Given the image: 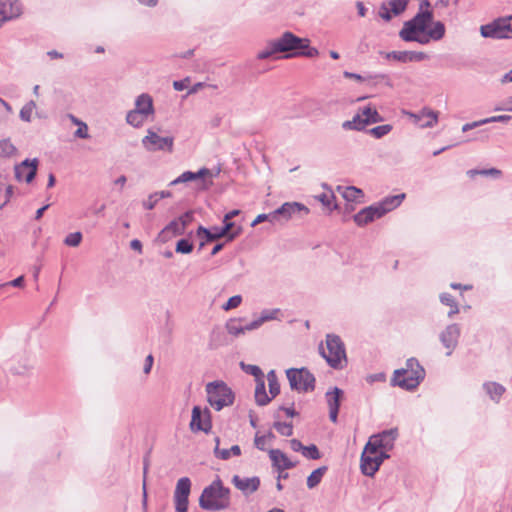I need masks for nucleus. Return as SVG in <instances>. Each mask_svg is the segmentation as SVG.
<instances>
[{
	"label": "nucleus",
	"instance_id": "51",
	"mask_svg": "<svg viewBox=\"0 0 512 512\" xmlns=\"http://www.w3.org/2000/svg\"><path fill=\"white\" fill-rule=\"evenodd\" d=\"M12 112L11 105L0 97V122H5Z\"/></svg>",
	"mask_w": 512,
	"mask_h": 512
},
{
	"label": "nucleus",
	"instance_id": "9",
	"mask_svg": "<svg viewBox=\"0 0 512 512\" xmlns=\"http://www.w3.org/2000/svg\"><path fill=\"white\" fill-rule=\"evenodd\" d=\"M398 435V430L396 428L374 434L369 437V440L366 443L367 450L376 453H378V450H392Z\"/></svg>",
	"mask_w": 512,
	"mask_h": 512
},
{
	"label": "nucleus",
	"instance_id": "41",
	"mask_svg": "<svg viewBox=\"0 0 512 512\" xmlns=\"http://www.w3.org/2000/svg\"><path fill=\"white\" fill-rule=\"evenodd\" d=\"M407 3V0H390L386 5L394 16H398L405 11Z\"/></svg>",
	"mask_w": 512,
	"mask_h": 512
},
{
	"label": "nucleus",
	"instance_id": "16",
	"mask_svg": "<svg viewBox=\"0 0 512 512\" xmlns=\"http://www.w3.org/2000/svg\"><path fill=\"white\" fill-rule=\"evenodd\" d=\"M21 14L19 0H0V27L3 23L18 18Z\"/></svg>",
	"mask_w": 512,
	"mask_h": 512
},
{
	"label": "nucleus",
	"instance_id": "32",
	"mask_svg": "<svg viewBox=\"0 0 512 512\" xmlns=\"http://www.w3.org/2000/svg\"><path fill=\"white\" fill-rule=\"evenodd\" d=\"M196 236L198 238H203L207 242H212L223 238V235L219 231V227H212L211 229H207L203 226H199L196 231Z\"/></svg>",
	"mask_w": 512,
	"mask_h": 512
},
{
	"label": "nucleus",
	"instance_id": "17",
	"mask_svg": "<svg viewBox=\"0 0 512 512\" xmlns=\"http://www.w3.org/2000/svg\"><path fill=\"white\" fill-rule=\"evenodd\" d=\"M191 491V481L188 477H182L177 481L174 491L175 507L188 509V497Z\"/></svg>",
	"mask_w": 512,
	"mask_h": 512
},
{
	"label": "nucleus",
	"instance_id": "20",
	"mask_svg": "<svg viewBox=\"0 0 512 512\" xmlns=\"http://www.w3.org/2000/svg\"><path fill=\"white\" fill-rule=\"evenodd\" d=\"M190 426L192 430L207 432L211 428L208 411L203 413L199 406H195L192 410Z\"/></svg>",
	"mask_w": 512,
	"mask_h": 512
},
{
	"label": "nucleus",
	"instance_id": "57",
	"mask_svg": "<svg viewBox=\"0 0 512 512\" xmlns=\"http://www.w3.org/2000/svg\"><path fill=\"white\" fill-rule=\"evenodd\" d=\"M511 118L512 117L510 115H497V116L485 118V119H483V122H485V124L494 123V122L506 123V122L510 121Z\"/></svg>",
	"mask_w": 512,
	"mask_h": 512
},
{
	"label": "nucleus",
	"instance_id": "26",
	"mask_svg": "<svg viewBox=\"0 0 512 512\" xmlns=\"http://www.w3.org/2000/svg\"><path fill=\"white\" fill-rule=\"evenodd\" d=\"M369 125V121H367V118L365 115H363V107L359 108L358 112L353 116L351 120L344 121L342 123V128L344 130H355V131H361L366 128V126Z\"/></svg>",
	"mask_w": 512,
	"mask_h": 512
},
{
	"label": "nucleus",
	"instance_id": "10",
	"mask_svg": "<svg viewBox=\"0 0 512 512\" xmlns=\"http://www.w3.org/2000/svg\"><path fill=\"white\" fill-rule=\"evenodd\" d=\"M276 50L279 53L294 52L308 47L310 40L308 38H300L292 32H284L279 38L274 39Z\"/></svg>",
	"mask_w": 512,
	"mask_h": 512
},
{
	"label": "nucleus",
	"instance_id": "56",
	"mask_svg": "<svg viewBox=\"0 0 512 512\" xmlns=\"http://www.w3.org/2000/svg\"><path fill=\"white\" fill-rule=\"evenodd\" d=\"M74 136L79 139H88L90 137L88 126L85 122L80 123L78 129L74 132Z\"/></svg>",
	"mask_w": 512,
	"mask_h": 512
},
{
	"label": "nucleus",
	"instance_id": "19",
	"mask_svg": "<svg viewBox=\"0 0 512 512\" xmlns=\"http://www.w3.org/2000/svg\"><path fill=\"white\" fill-rule=\"evenodd\" d=\"M343 396V391L338 387L327 391L325 394L326 401L329 407V418L333 423L337 422L340 402Z\"/></svg>",
	"mask_w": 512,
	"mask_h": 512
},
{
	"label": "nucleus",
	"instance_id": "24",
	"mask_svg": "<svg viewBox=\"0 0 512 512\" xmlns=\"http://www.w3.org/2000/svg\"><path fill=\"white\" fill-rule=\"evenodd\" d=\"M404 199H405L404 193L387 196L382 201L375 204V206L379 210L381 216H384L386 213L397 208L402 203V201Z\"/></svg>",
	"mask_w": 512,
	"mask_h": 512
},
{
	"label": "nucleus",
	"instance_id": "37",
	"mask_svg": "<svg viewBox=\"0 0 512 512\" xmlns=\"http://www.w3.org/2000/svg\"><path fill=\"white\" fill-rule=\"evenodd\" d=\"M267 381L269 386L270 398L276 397L280 393V384L274 370L267 373Z\"/></svg>",
	"mask_w": 512,
	"mask_h": 512
},
{
	"label": "nucleus",
	"instance_id": "5",
	"mask_svg": "<svg viewBox=\"0 0 512 512\" xmlns=\"http://www.w3.org/2000/svg\"><path fill=\"white\" fill-rule=\"evenodd\" d=\"M207 400L211 407L220 411L234 402L232 390L222 381L210 382L206 385Z\"/></svg>",
	"mask_w": 512,
	"mask_h": 512
},
{
	"label": "nucleus",
	"instance_id": "45",
	"mask_svg": "<svg viewBox=\"0 0 512 512\" xmlns=\"http://www.w3.org/2000/svg\"><path fill=\"white\" fill-rule=\"evenodd\" d=\"M316 198L324 206H326V207H328L330 209H336L337 208V204L334 203L335 195L332 192H330V193H322V194L318 195Z\"/></svg>",
	"mask_w": 512,
	"mask_h": 512
},
{
	"label": "nucleus",
	"instance_id": "59",
	"mask_svg": "<svg viewBox=\"0 0 512 512\" xmlns=\"http://www.w3.org/2000/svg\"><path fill=\"white\" fill-rule=\"evenodd\" d=\"M386 380V375L382 372L370 374L366 377V381L370 384L374 382H384Z\"/></svg>",
	"mask_w": 512,
	"mask_h": 512
},
{
	"label": "nucleus",
	"instance_id": "58",
	"mask_svg": "<svg viewBox=\"0 0 512 512\" xmlns=\"http://www.w3.org/2000/svg\"><path fill=\"white\" fill-rule=\"evenodd\" d=\"M379 16L385 21H390L394 15L386 4H382L379 9Z\"/></svg>",
	"mask_w": 512,
	"mask_h": 512
},
{
	"label": "nucleus",
	"instance_id": "62",
	"mask_svg": "<svg viewBox=\"0 0 512 512\" xmlns=\"http://www.w3.org/2000/svg\"><path fill=\"white\" fill-rule=\"evenodd\" d=\"M254 443H255V446L259 450H265V446H266V443H267V436L256 434L255 435V439H254Z\"/></svg>",
	"mask_w": 512,
	"mask_h": 512
},
{
	"label": "nucleus",
	"instance_id": "18",
	"mask_svg": "<svg viewBox=\"0 0 512 512\" xmlns=\"http://www.w3.org/2000/svg\"><path fill=\"white\" fill-rule=\"evenodd\" d=\"M386 59H393L399 62H420L426 60L428 55L421 51H392L383 53Z\"/></svg>",
	"mask_w": 512,
	"mask_h": 512
},
{
	"label": "nucleus",
	"instance_id": "27",
	"mask_svg": "<svg viewBox=\"0 0 512 512\" xmlns=\"http://www.w3.org/2000/svg\"><path fill=\"white\" fill-rule=\"evenodd\" d=\"M337 191L348 202H364V192L360 188L355 186H338Z\"/></svg>",
	"mask_w": 512,
	"mask_h": 512
},
{
	"label": "nucleus",
	"instance_id": "12",
	"mask_svg": "<svg viewBox=\"0 0 512 512\" xmlns=\"http://www.w3.org/2000/svg\"><path fill=\"white\" fill-rule=\"evenodd\" d=\"M403 113L421 128H432L438 123V112L427 107H424L418 113L409 111H403Z\"/></svg>",
	"mask_w": 512,
	"mask_h": 512
},
{
	"label": "nucleus",
	"instance_id": "22",
	"mask_svg": "<svg viewBox=\"0 0 512 512\" xmlns=\"http://www.w3.org/2000/svg\"><path fill=\"white\" fill-rule=\"evenodd\" d=\"M212 173L208 168H201L197 172H191V171H185L180 176H178L176 179L172 180L170 182V186H175L178 184H184L191 181L196 180H205L206 177H211Z\"/></svg>",
	"mask_w": 512,
	"mask_h": 512
},
{
	"label": "nucleus",
	"instance_id": "36",
	"mask_svg": "<svg viewBox=\"0 0 512 512\" xmlns=\"http://www.w3.org/2000/svg\"><path fill=\"white\" fill-rule=\"evenodd\" d=\"M327 471L326 466L315 469L307 478V486L309 489L315 488L322 480L325 472Z\"/></svg>",
	"mask_w": 512,
	"mask_h": 512
},
{
	"label": "nucleus",
	"instance_id": "50",
	"mask_svg": "<svg viewBox=\"0 0 512 512\" xmlns=\"http://www.w3.org/2000/svg\"><path fill=\"white\" fill-rule=\"evenodd\" d=\"M82 241V233L74 232L68 234L64 239V244L70 247H77Z\"/></svg>",
	"mask_w": 512,
	"mask_h": 512
},
{
	"label": "nucleus",
	"instance_id": "28",
	"mask_svg": "<svg viewBox=\"0 0 512 512\" xmlns=\"http://www.w3.org/2000/svg\"><path fill=\"white\" fill-rule=\"evenodd\" d=\"M18 154L17 147L12 143L10 138L0 140V162L10 160Z\"/></svg>",
	"mask_w": 512,
	"mask_h": 512
},
{
	"label": "nucleus",
	"instance_id": "53",
	"mask_svg": "<svg viewBox=\"0 0 512 512\" xmlns=\"http://www.w3.org/2000/svg\"><path fill=\"white\" fill-rule=\"evenodd\" d=\"M274 427L283 436H291L293 433V426L291 423L276 422Z\"/></svg>",
	"mask_w": 512,
	"mask_h": 512
},
{
	"label": "nucleus",
	"instance_id": "11",
	"mask_svg": "<svg viewBox=\"0 0 512 512\" xmlns=\"http://www.w3.org/2000/svg\"><path fill=\"white\" fill-rule=\"evenodd\" d=\"M310 210L307 206L299 202H285L279 208L274 210L276 223L287 222L297 215H307Z\"/></svg>",
	"mask_w": 512,
	"mask_h": 512
},
{
	"label": "nucleus",
	"instance_id": "29",
	"mask_svg": "<svg viewBox=\"0 0 512 512\" xmlns=\"http://www.w3.org/2000/svg\"><path fill=\"white\" fill-rule=\"evenodd\" d=\"M219 231L223 237H226L227 241H232L241 234L242 228L241 226H236L231 220L223 218V226L219 227Z\"/></svg>",
	"mask_w": 512,
	"mask_h": 512
},
{
	"label": "nucleus",
	"instance_id": "43",
	"mask_svg": "<svg viewBox=\"0 0 512 512\" xmlns=\"http://www.w3.org/2000/svg\"><path fill=\"white\" fill-rule=\"evenodd\" d=\"M279 53L278 50H276V44L275 41H270L267 46L258 52L257 58L260 60H265L273 56L274 54Z\"/></svg>",
	"mask_w": 512,
	"mask_h": 512
},
{
	"label": "nucleus",
	"instance_id": "6",
	"mask_svg": "<svg viewBox=\"0 0 512 512\" xmlns=\"http://www.w3.org/2000/svg\"><path fill=\"white\" fill-rule=\"evenodd\" d=\"M153 114L154 107L152 97L147 93H143L136 98L135 108L127 113L126 122L138 128Z\"/></svg>",
	"mask_w": 512,
	"mask_h": 512
},
{
	"label": "nucleus",
	"instance_id": "30",
	"mask_svg": "<svg viewBox=\"0 0 512 512\" xmlns=\"http://www.w3.org/2000/svg\"><path fill=\"white\" fill-rule=\"evenodd\" d=\"M216 446L214 448V454L215 457L222 459V460H228L232 455L233 456H239L241 454L240 446L233 445L230 449H220L219 438H215Z\"/></svg>",
	"mask_w": 512,
	"mask_h": 512
},
{
	"label": "nucleus",
	"instance_id": "21",
	"mask_svg": "<svg viewBox=\"0 0 512 512\" xmlns=\"http://www.w3.org/2000/svg\"><path fill=\"white\" fill-rule=\"evenodd\" d=\"M232 483L243 494L250 495L258 490L260 486V479L256 476L250 478H241L238 475L233 476Z\"/></svg>",
	"mask_w": 512,
	"mask_h": 512
},
{
	"label": "nucleus",
	"instance_id": "8",
	"mask_svg": "<svg viewBox=\"0 0 512 512\" xmlns=\"http://www.w3.org/2000/svg\"><path fill=\"white\" fill-rule=\"evenodd\" d=\"M286 375L293 390L307 392L315 387V377L306 368H290L286 371Z\"/></svg>",
	"mask_w": 512,
	"mask_h": 512
},
{
	"label": "nucleus",
	"instance_id": "64",
	"mask_svg": "<svg viewBox=\"0 0 512 512\" xmlns=\"http://www.w3.org/2000/svg\"><path fill=\"white\" fill-rule=\"evenodd\" d=\"M173 137H162V150H167L168 152L173 151Z\"/></svg>",
	"mask_w": 512,
	"mask_h": 512
},
{
	"label": "nucleus",
	"instance_id": "14",
	"mask_svg": "<svg viewBox=\"0 0 512 512\" xmlns=\"http://www.w3.org/2000/svg\"><path fill=\"white\" fill-rule=\"evenodd\" d=\"M460 333L461 330L458 324H450L440 333L439 338L442 345L447 349V356H450L457 347Z\"/></svg>",
	"mask_w": 512,
	"mask_h": 512
},
{
	"label": "nucleus",
	"instance_id": "4",
	"mask_svg": "<svg viewBox=\"0 0 512 512\" xmlns=\"http://www.w3.org/2000/svg\"><path fill=\"white\" fill-rule=\"evenodd\" d=\"M425 371L419 362L414 359H408L406 368L396 370L392 378V385L399 386L405 390L415 389L424 379Z\"/></svg>",
	"mask_w": 512,
	"mask_h": 512
},
{
	"label": "nucleus",
	"instance_id": "34",
	"mask_svg": "<svg viewBox=\"0 0 512 512\" xmlns=\"http://www.w3.org/2000/svg\"><path fill=\"white\" fill-rule=\"evenodd\" d=\"M255 401L260 406L267 405L271 401V398L266 393V387H265L264 379L256 381Z\"/></svg>",
	"mask_w": 512,
	"mask_h": 512
},
{
	"label": "nucleus",
	"instance_id": "40",
	"mask_svg": "<svg viewBox=\"0 0 512 512\" xmlns=\"http://www.w3.org/2000/svg\"><path fill=\"white\" fill-rule=\"evenodd\" d=\"M240 367L247 374L253 375L255 377V381L264 379V374L260 367L252 364H246L244 362H240Z\"/></svg>",
	"mask_w": 512,
	"mask_h": 512
},
{
	"label": "nucleus",
	"instance_id": "38",
	"mask_svg": "<svg viewBox=\"0 0 512 512\" xmlns=\"http://www.w3.org/2000/svg\"><path fill=\"white\" fill-rule=\"evenodd\" d=\"M33 368V363L31 359L27 356L24 357L22 363H19L18 365H14L11 367V371L13 374L16 375H23L29 370Z\"/></svg>",
	"mask_w": 512,
	"mask_h": 512
},
{
	"label": "nucleus",
	"instance_id": "23",
	"mask_svg": "<svg viewBox=\"0 0 512 512\" xmlns=\"http://www.w3.org/2000/svg\"><path fill=\"white\" fill-rule=\"evenodd\" d=\"M379 210L375 204L369 207H365L354 215L353 219L358 226H365L375 219L381 218Z\"/></svg>",
	"mask_w": 512,
	"mask_h": 512
},
{
	"label": "nucleus",
	"instance_id": "52",
	"mask_svg": "<svg viewBox=\"0 0 512 512\" xmlns=\"http://www.w3.org/2000/svg\"><path fill=\"white\" fill-rule=\"evenodd\" d=\"M300 52H296L290 55H286L285 58L291 57V56H297L302 55L309 58L317 57L319 55L318 49L315 47H310V43L308 44V47H305L304 49H300Z\"/></svg>",
	"mask_w": 512,
	"mask_h": 512
},
{
	"label": "nucleus",
	"instance_id": "1",
	"mask_svg": "<svg viewBox=\"0 0 512 512\" xmlns=\"http://www.w3.org/2000/svg\"><path fill=\"white\" fill-rule=\"evenodd\" d=\"M429 8V1L423 0L418 13L404 22L399 32L403 41L427 45L431 41H440L445 36V25L441 21H433V12Z\"/></svg>",
	"mask_w": 512,
	"mask_h": 512
},
{
	"label": "nucleus",
	"instance_id": "44",
	"mask_svg": "<svg viewBox=\"0 0 512 512\" xmlns=\"http://www.w3.org/2000/svg\"><path fill=\"white\" fill-rule=\"evenodd\" d=\"M280 313V309H265L261 312L260 316L258 317V320L260 321L261 325H263L267 321L276 320L278 319V315Z\"/></svg>",
	"mask_w": 512,
	"mask_h": 512
},
{
	"label": "nucleus",
	"instance_id": "54",
	"mask_svg": "<svg viewBox=\"0 0 512 512\" xmlns=\"http://www.w3.org/2000/svg\"><path fill=\"white\" fill-rule=\"evenodd\" d=\"M242 303V296L241 295H235L228 299V301L222 305V309L224 311H229L232 309H235L240 306Z\"/></svg>",
	"mask_w": 512,
	"mask_h": 512
},
{
	"label": "nucleus",
	"instance_id": "31",
	"mask_svg": "<svg viewBox=\"0 0 512 512\" xmlns=\"http://www.w3.org/2000/svg\"><path fill=\"white\" fill-rule=\"evenodd\" d=\"M483 389L494 402H499L501 396L505 392L504 386L497 382H486L483 384Z\"/></svg>",
	"mask_w": 512,
	"mask_h": 512
},
{
	"label": "nucleus",
	"instance_id": "2",
	"mask_svg": "<svg viewBox=\"0 0 512 512\" xmlns=\"http://www.w3.org/2000/svg\"><path fill=\"white\" fill-rule=\"evenodd\" d=\"M202 509L209 511L225 510L230 506V489L224 487L217 477L209 486L205 487L199 498Z\"/></svg>",
	"mask_w": 512,
	"mask_h": 512
},
{
	"label": "nucleus",
	"instance_id": "60",
	"mask_svg": "<svg viewBox=\"0 0 512 512\" xmlns=\"http://www.w3.org/2000/svg\"><path fill=\"white\" fill-rule=\"evenodd\" d=\"M501 174H502V172L496 168L482 169L479 171V175L492 176L494 178H499L501 176Z\"/></svg>",
	"mask_w": 512,
	"mask_h": 512
},
{
	"label": "nucleus",
	"instance_id": "55",
	"mask_svg": "<svg viewBox=\"0 0 512 512\" xmlns=\"http://www.w3.org/2000/svg\"><path fill=\"white\" fill-rule=\"evenodd\" d=\"M264 221H268L272 224H276L274 211L268 213V214H259L251 223V226L254 227L258 225L259 223H262Z\"/></svg>",
	"mask_w": 512,
	"mask_h": 512
},
{
	"label": "nucleus",
	"instance_id": "46",
	"mask_svg": "<svg viewBox=\"0 0 512 512\" xmlns=\"http://www.w3.org/2000/svg\"><path fill=\"white\" fill-rule=\"evenodd\" d=\"M163 231L172 233L173 235H181L184 233L185 228L183 227L181 221L177 218L173 220L169 225H167Z\"/></svg>",
	"mask_w": 512,
	"mask_h": 512
},
{
	"label": "nucleus",
	"instance_id": "47",
	"mask_svg": "<svg viewBox=\"0 0 512 512\" xmlns=\"http://www.w3.org/2000/svg\"><path fill=\"white\" fill-rule=\"evenodd\" d=\"M392 130V125L390 124H384V125H380V126H376L372 129L369 130V133L379 139V138H382L383 136L389 134Z\"/></svg>",
	"mask_w": 512,
	"mask_h": 512
},
{
	"label": "nucleus",
	"instance_id": "25",
	"mask_svg": "<svg viewBox=\"0 0 512 512\" xmlns=\"http://www.w3.org/2000/svg\"><path fill=\"white\" fill-rule=\"evenodd\" d=\"M269 457L274 467L278 470H287L293 468L296 464L292 462L285 453L279 449H271L269 451Z\"/></svg>",
	"mask_w": 512,
	"mask_h": 512
},
{
	"label": "nucleus",
	"instance_id": "15",
	"mask_svg": "<svg viewBox=\"0 0 512 512\" xmlns=\"http://www.w3.org/2000/svg\"><path fill=\"white\" fill-rule=\"evenodd\" d=\"M376 452H370L365 445L361 455L360 468L366 476H374L381 466V459L376 458Z\"/></svg>",
	"mask_w": 512,
	"mask_h": 512
},
{
	"label": "nucleus",
	"instance_id": "13",
	"mask_svg": "<svg viewBox=\"0 0 512 512\" xmlns=\"http://www.w3.org/2000/svg\"><path fill=\"white\" fill-rule=\"evenodd\" d=\"M37 168V158H34L33 160L25 159L21 163L16 164L14 167L16 180L19 182L23 180H25L27 183L32 182L37 174Z\"/></svg>",
	"mask_w": 512,
	"mask_h": 512
},
{
	"label": "nucleus",
	"instance_id": "48",
	"mask_svg": "<svg viewBox=\"0 0 512 512\" xmlns=\"http://www.w3.org/2000/svg\"><path fill=\"white\" fill-rule=\"evenodd\" d=\"M177 253L189 254L193 250V244L188 239H180L176 243L175 248Z\"/></svg>",
	"mask_w": 512,
	"mask_h": 512
},
{
	"label": "nucleus",
	"instance_id": "61",
	"mask_svg": "<svg viewBox=\"0 0 512 512\" xmlns=\"http://www.w3.org/2000/svg\"><path fill=\"white\" fill-rule=\"evenodd\" d=\"M158 194L155 193V194H152L149 196V199L148 200H145L143 202V206L144 208L148 209V210H151L155 207V205L157 204L158 202V198H157Z\"/></svg>",
	"mask_w": 512,
	"mask_h": 512
},
{
	"label": "nucleus",
	"instance_id": "49",
	"mask_svg": "<svg viewBox=\"0 0 512 512\" xmlns=\"http://www.w3.org/2000/svg\"><path fill=\"white\" fill-rule=\"evenodd\" d=\"M302 455L307 459L317 460L321 457L319 449L316 445L311 444L309 446H304Z\"/></svg>",
	"mask_w": 512,
	"mask_h": 512
},
{
	"label": "nucleus",
	"instance_id": "42",
	"mask_svg": "<svg viewBox=\"0 0 512 512\" xmlns=\"http://www.w3.org/2000/svg\"><path fill=\"white\" fill-rule=\"evenodd\" d=\"M363 115L366 116L369 124L378 123L383 120L378 111L371 105L363 107Z\"/></svg>",
	"mask_w": 512,
	"mask_h": 512
},
{
	"label": "nucleus",
	"instance_id": "63",
	"mask_svg": "<svg viewBox=\"0 0 512 512\" xmlns=\"http://www.w3.org/2000/svg\"><path fill=\"white\" fill-rule=\"evenodd\" d=\"M189 84H190V78L187 77V78H185L183 80L174 81L173 82V87L177 91H182V90L188 88Z\"/></svg>",
	"mask_w": 512,
	"mask_h": 512
},
{
	"label": "nucleus",
	"instance_id": "35",
	"mask_svg": "<svg viewBox=\"0 0 512 512\" xmlns=\"http://www.w3.org/2000/svg\"><path fill=\"white\" fill-rule=\"evenodd\" d=\"M143 146L149 151H155L160 148V136L152 131H148V135L142 139Z\"/></svg>",
	"mask_w": 512,
	"mask_h": 512
},
{
	"label": "nucleus",
	"instance_id": "33",
	"mask_svg": "<svg viewBox=\"0 0 512 512\" xmlns=\"http://www.w3.org/2000/svg\"><path fill=\"white\" fill-rule=\"evenodd\" d=\"M243 320V318H233L228 320L225 325L227 332L234 337L244 335L246 332L244 330V324H242Z\"/></svg>",
	"mask_w": 512,
	"mask_h": 512
},
{
	"label": "nucleus",
	"instance_id": "39",
	"mask_svg": "<svg viewBox=\"0 0 512 512\" xmlns=\"http://www.w3.org/2000/svg\"><path fill=\"white\" fill-rule=\"evenodd\" d=\"M36 108V103L33 100L27 102L20 110L19 117L22 121L31 122L32 113Z\"/></svg>",
	"mask_w": 512,
	"mask_h": 512
},
{
	"label": "nucleus",
	"instance_id": "7",
	"mask_svg": "<svg viewBox=\"0 0 512 512\" xmlns=\"http://www.w3.org/2000/svg\"><path fill=\"white\" fill-rule=\"evenodd\" d=\"M480 33L484 38L511 39L512 16L498 18L480 27Z\"/></svg>",
	"mask_w": 512,
	"mask_h": 512
},
{
	"label": "nucleus",
	"instance_id": "3",
	"mask_svg": "<svg viewBox=\"0 0 512 512\" xmlns=\"http://www.w3.org/2000/svg\"><path fill=\"white\" fill-rule=\"evenodd\" d=\"M319 352L328 365L334 369H342L347 363L344 343L335 334L326 335L325 344L319 345Z\"/></svg>",
	"mask_w": 512,
	"mask_h": 512
}]
</instances>
